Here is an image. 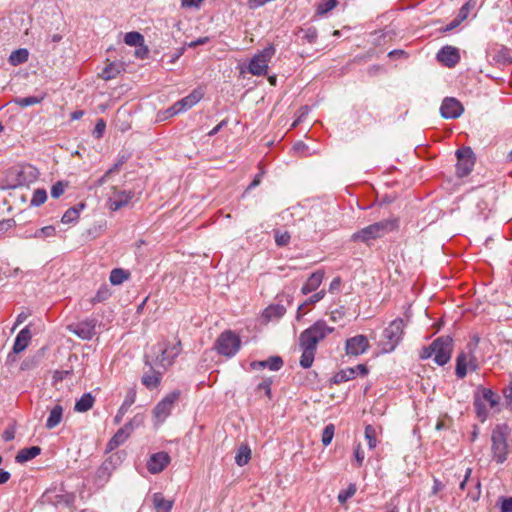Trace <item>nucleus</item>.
<instances>
[{
	"mask_svg": "<svg viewBox=\"0 0 512 512\" xmlns=\"http://www.w3.org/2000/svg\"><path fill=\"white\" fill-rule=\"evenodd\" d=\"M333 331L334 328L329 327L324 320H318L300 334L299 347L302 351L300 366L302 368L308 369L312 366L318 343Z\"/></svg>",
	"mask_w": 512,
	"mask_h": 512,
	"instance_id": "nucleus-1",
	"label": "nucleus"
},
{
	"mask_svg": "<svg viewBox=\"0 0 512 512\" xmlns=\"http://www.w3.org/2000/svg\"><path fill=\"white\" fill-rule=\"evenodd\" d=\"M398 228L399 220L397 218L384 219L354 232L350 240L370 245L372 241L382 238L389 232L398 230Z\"/></svg>",
	"mask_w": 512,
	"mask_h": 512,
	"instance_id": "nucleus-2",
	"label": "nucleus"
},
{
	"mask_svg": "<svg viewBox=\"0 0 512 512\" xmlns=\"http://www.w3.org/2000/svg\"><path fill=\"white\" fill-rule=\"evenodd\" d=\"M510 428L507 424H497L491 433V457L497 464H503L508 459V437Z\"/></svg>",
	"mask_w": 512,
	"mask_h": 512,
	"instance_id": "nucleus-3",
	"label": "nucleus"
},
{
	"mask_svg": "<svg viewBox=\"0 0 512 512\" xmlns=\"http://www.w3.org/2000/svg\"><path fill=\"white\" fill-rule=\"evenodd\" d=\"M405 323L396 318L383 330L378 346L383 353L392 352L401 342L404 335Z\"/></svg>",
	"mask_w": 512,
	"mask_h": 512,
	"instance_id": "nucleus-4",
	"label": "nucleus"
},
{
	"mask_svg": "<svg viewBox=\"0 0 512 512\" xmlns=\"http://www.w3.org/2000/svg\"><path fill=\"white\" fill-rule=\"evenodd\" d=\"M327 230V225L322 213L310 214L299 225V236L306 241H315L322 237Z\"/></svg>",
	"mask_w": 512,
	"mask_h": 512,
	"instance_id": "nucleus-5",
	"label": "nucleus"
},
{
	"mask_svg": "<svg viewBox=\"0 0 512 512\" xmlns=\"http://www.w3.org/2000/svg\"><path fill=\"white\" fill-rule=\"evenodd\" d=\"M473 340L474 342L467 344V351L460 352L456 358L455 374L459 379H463L467 375L468 368L472 371L478 368V362L473 351L478 344L479 338L474 337Z\"/></svg>",
	"mask_w": 512,
	"mask_h": 512,
	"instance_id": "nucleus-6",
	"label": "nucleus"
},
{
	"mask_svg": "<svg viewBox=\"0 0 512 512\" xmlns=\"http://www.w3.org/2000/svg\"><path fill=\"white\" fill-rule=\"evenodd\" d=\"M473 340L474 342L467 344V351L460 352L456 358L455 374L459 379H463L467 375L468 368L472 371L478 368V362L473 351L478 344L479 338L474 337Z\"/></svg>",
	"mask_w": 512,
	"mask_h": 512,
	"instance_id": "nucleus-7",
	"label": "nucleus"
},
{
	"mask_svg": "<svg viewBox=\"0 0 512 512\" xmlns=\"http://www.w3.org/2000/svg\"><path fill=\"white\" fill-rule=\"evenodd\" d=\"M241 347V340L238 335H236L231 330H226L222 332L216 342L215 349L216 351L223 356L233 357Z\"/></svg>",
	"mask_w": 512,
	"mask_h": 512,
	"instance_id": "nucleus-8",
	"label": "nucleus"
},
{
	"mask_svg": "<svg viewBox=\"0 0 512 512\" xmlns=\"http://www.w3.org/2000/svg\"><path fill=\"white\" fill-rule=\"evenodd\" d=\"M275 54L273 45L265 47L262 51L253 56L248 65V71L252 75L262 76L267 73L268 64Z\"/></svg>",
	"mask_w": 512,
	"mask_h": 512,
	"instance_id": "nucleus-9",
	"label": "nucleus"
},
{
	"mask_svg": "<svg viewBox=\"0 0 512 512\" xmlns=\"http://www.w3.org/2000/svg\"><path fill=\"white\" fill-rule=\"evenodd\" d=\"M434 362L443 366L447 364L453 351V339L450 336H441L433 341Z\"/></svg>",
	"mask_w": 512,
	"mask_h": 512,
	"instance_id": "nucleus-10",
	"label": "nucleus"
},
{
	"mask_svg": "<svg viewBox=\"0 0 512 512\" xmlns=\"http://www.w3.org/2000/svg\"><path fill=\"white\" fill-rule=\"evenodd\" d=\"M456 175L459 178L468 176L475 165V154L470 147H463L456 151Z\"/></svg>",
	"mask_w": 512,
	"mask_h": 512,
	"instance_id": "nucleus-11",
	"label": "nucleus"
},
{
	"mask_svg": "<svg viewBox=\"0 0 512 512\" xmlns=\"http://www.w3.org/2000/svg\"><path fill=\"white\" fill-rule=\"evenodd\" d=\"M180 391L174 390L168 393L153 409V415L158 424L163 423L171 414L175 402L180 397Z\"/></svg>",
	"mask_w": 512,
	"mask_h": 512,
	"instance_id": "nucleus-12",
	"label": "nucleus"
},
{
	"mask_svg": "<svg viewBox=\"0 0 512 512\" xmlns=\"http://www.w3.org/2000/svg\"><path fill=\"white\" fill-rule=\"evenodd\" d=\"M460 490H467V498L477 502L481 497V481L479 477L472 476V468L468 467L465 471L464 479L460 482Z\"/></svg>",
	"mask_w": 512,
	"mask_h": 512,
	"instance_id": "nucleus-13",
	"label": "nucleus"
},
{
	"mask_svg": "<svg viewBox=\"0 0 512 512\" xmlns=\"http://www.w3.org/2000/svg\"><path fill=\"white\" fill-rule=\"evenodd\" d=\"M203 97V93L199 90H193L186 97L178 100L171 107L166 110L168 117L177 115L178 113L185 112L196 105Z\"/></svg>",
	"mask_w": 512,
	"mask_h": 512,
	"instance_id": "nucleus-14",
	"label": "nucleus"
},
{
	"mask_svg": "<svg viewBox=\"0 0 512 512\" xmlns=\"http://www.w3.org/2000/svg\"><path fill=\"white\" fill-rule=\"evenodd\" d=\"M96 325L97 320L95 318H89L77 323L70 324L67 326V329L83 340H91L96 334Z\"/></svg>",
	"mask_w": 512,
	"mask_h": 512,
	"instance_id": "nucleus-15",
	"label": "nucleus"
},
{
	"mask_svg": "<svg viewBox=\"0 0 512 512\" xmlns=\"http://www.w3.org/2000/svg\"><path fill=\"white\" fill-rule=\"evenodd\" d=\"M370 347L368 338L365 335H356L348 338L345 342L347 355L358 356L365 353Z\"/></svg>",
	"mask_w": 512,
	"mask_h": 512,
	"instance_id": "nucleus-16",
	"label": "nucleus"
},
{
	"mask_svg": "<svg viewBox=\"0 0 512 512\" xmlns=\"http://www.w3.org/2000/svg\"><path fill=\"white\" fill-rule=\"evenodd\" d=\"M463 111L460 101L452 97L445 98L440 107L441 116L445 119H456L462 115Z\"/></svg>",
	"mask_w": 512,
	"mask_h": 512,
	"instance_id": "nucleus-17",
	"label": "nucleus"
},
{
	"mask_svg": "<svg viewBox=\"0 0 512 512\" xmlns=\"http://www.w3.org/2000/svg\"><path fill=\"white\" fill-rule=\"evenodd\" d=\"M113 195L108 200L109 208L112 211H117L129 204L131 199L134 197L133 191L118 190L113 187Z\"/></svg>",
	"mask_w": 512,
	"mask_h": 512,
	"instance_id": "nucleus-18",
	"label": "nucleus"
},
{
	"mask_svg": "<svg viewBox=\"0 0 512 512\" xmlns=\"http://www.w3.org/2000/svg\"><path fill=\"white\" fill-rule=\"evenodd\" d=\"M437 60L444 66L452 68L460 61L459 50L453 46H444L437 53Z\"/></svg>",
	"mask_w": 512,
	"mask_h": 512,
	"instance_id": "nucleus-19",
	"label": "nucleus"
},
{
	"mask_svg": "<svg viewBox=\"0 0 512 512\" xmlns=\"http://www.w3.org/2000/svg\"><path fill=\"white\" fill-rule=\"evenodd\" d=\"M170 461L171 458L168 453L163 451L154 453L147 462V469L152 474L160 473L167 467Z\"/></svg>",
	"mask_w": 512,
	"mask_h": 512,
	"instance_id": "nucleus-20",
	"label": "nucleus"
},
{
	"mask_svg": "<svg viewBox=\"0 0 512 512\" xmlns=\"http://www.w3.org/2000/svg\"><path fill=\"white\" fill-rule=\"evenodd\" d=\"M250 366L253 370L268 368L271 371H278L283 367V360L280 356H271L267 360L253 361Z\"/></svg>",
	"mask_w": 512,
	"mask_h": 512,
	"instance_id": "nucleus-21",
	"label": "nucleus"
},
{
	"mask_svg": "<svg viewBox=\"0 0 512 512\" xmlns=\"http://www.w3.org/2000/svg\"><path fill=\"white\" fill-rule=\"evenodd\" d=\"M323 278L324 272L322 270H317L313 272L302 286V294L307 295L309 293L316 291L318 287L321 285Z\"/></svg>",
	"mask_w": 512,
	"mask_h": 512,
	"instance_id": "nucleus-22",
	"label": "nucleus"
},
{
	"mask_svg": "<svg viewBox=\"0 0 512 512\" xmlns=\"http://www.w3.org/2000/svg\"><path fill=\"white\" fill-rule=\"evenodd\" d=\"M31 331L29 326H26L23 328L16 336L14 345H13V352L18 354L26 349L28 346L30 340H31Z\"/></svg>",
	"mask_w": 512,
	"mask_h": 512,
	"instance_id": "nucleus-23",
	"label": "nucleus"
},
{
	"mask_svg": "<svg viewBox=\"0 0 512 512\" xmlns=\"http://www.w3.org/2000/svg\"><path fill=\"white\" fill-rule=\"evenodd\" d=\"M491 57L492 61L498 65L506 66L512 63L511 51L505 46L494 49Z\"/></svg>",
	"mask_w": 512,
	"mask_h": 512,
	"instance_id": "nucleus-24",
	"label": "nucleus"
},
{
	"mask_svg": "<svg viewBox=\"0 0 512 512\" xmlns=\"http://www.w3.org/2000/svg\"><path fill=\"white\" fill-rule=\"evenodd\" d=\"M286 313V308L281 304H271L262 313L265 322L279 320Z\"/></svg>",
	"mask_w": 512,
	"mask_h": 512,
	"instance_id": "nucleus-25",
	"label": "nucleus"
},
{
	"mask_svg": "<svg viewBox=\"0 0 512 512\" xmlns=\"http://www.w3.org/2000/svg\"><path fill=\"white\" fill-rule=\"evenodd\" d=\"M41 451L42 450L39 446H31V447L23 448L17 453V455L15 457V461L17 463H21V464L25 463L27 461L34 459L38 455H40Z\"/></svg>",
	"mask_w": 512,
	"mask_h": 512,
	"instance_id": "nucleus-26",
	"label": "nucleus"
},
{
	"mask_svg": "<svg viewBox=\"0 0 512 512\" xmlns=\"http://www.w3.org/2000/svg\"><path fill=\"white\" fill-rule=\"evenodd\" d=\"M63 418V407L59 404L55 405L48 416V419L46 421V428L47 429H53L56 426H58Z\"/></svg>",
	"mask_w": 512,
	"mask_h": 512,
	"instance_id": "nucleus-27",
	"label": "nucleus"
},
{
	"mask_svg": "<svg viewBox=\"0 0 512 512\" xmlns=\"http://www.w3.org/2000/svg\"><path fill=\"white\" fill-rule=\"evenodd\" d=\"M156 348L158 349V355L156 357L157 361L161 366L167 367L172 365L174 359L171 357V353L169 352V347L166 344L159 343Z\"/></svg>",
	"mask_w": 512,
	"mask_h": 512,
	"instance_id": "nucleus-28",
	"label": "nucleus"
},
{
	"mask_svg": "<svg viewBox=\"0 0 512 512\" xmlns=\"http://www.w3.org/2000/svg\"><path fill=\"white\" fill-rule=\"evenodd\" d=\"M153 504L156 512H171L173 507V501L165 499L161 493L153 495Z\"/></svg>",
	"mask_w": 512,
	"mask_h": 512,
	"instance_id": "nucleus-29",
	"label": "nucleus"
},
{
	"mask_svg": "<svg viewBox=\"0 0 512 512\" xmlns=\"http://www.w3.org/2000/svg\"><path fill=\"white\" fill-rule=\"evenodd\" d=\"M161 381V373L152 370L151 373H146L142 376L141 382L147 389H155Z\"/></svg>",
	"mask_w": 512,
	"mask_h": 512,
	"instance_id": "nucleus-30",
	"label": "nucleus"
},
{
	"mask_svg": "<svg viewBox=\"0 0 512 512\" xmlns=\"http://www.w3.org/2000/svg\"><path fill=\"white\" fill-rule=\"evenodd\" d=\"M95 398L91 393H85L79 400L76 401L74 410L77 412H86L93 407Z\"/></svg>",
	"mask_w": 512,
	"mask_h": 512,
	"instance_id": "nucleus-31",
	"label": "nucleus"
},
{
	"mask_svg": "<svg viewBox=\"0 0 512 512\" xmlns=\"http://www.w3.org/2000/svg\"><path fill=\"white\" fill-rule=\"evenodd\" d=\"M84 207H85L84 203H79V204L69 208L62 216L61 222L64 224H70V223L76 222L79 218L80 211L82 209H84Z\"/></svg>",
	"mask_w": 512,
	"mask_h": 512,
	"instance_id": "nucleus-32",
	"label": "nucleus"
},
{
	"mask_svg": "<svg viewBox=\"0 0 512 512\" xmlns=\"http://www.w3.org/2000/svg\"><path fill=\"white\" fill-rule=\"evenodd\" d=\"M29 52L26 48H19L17 50L12 51L10 54L8 61L12 66H18L28 61Z\"/></svg>",
	"mask_w": 512,
	"mask_h": 512,
	"instance_id": "nucleus-33",
	"label": "nucleus"
},
{
	"mask_svg": "<svg viewBox=\"0 0 512 512\" xmlns=\"http://www.w3.org/2000/svg\"><path fill=\"white\" fill-rule=\"evenodd\" d=\"M121 73V65L111 62L102 70L99 77L105 81L116 78Z\"/></svg>",
	"mask_w": 512,
	"mask_h": 512,
	"instance_id": "nucleus-34",
	"label": "nucleus"
},
{
	"mask_svg": "<svg viewBox=\"0 0 512 512\" xmlns=\"http://www.w3.org/2000/svg\"><path fill=\"white\" fill-rule=\"evenodd\" d=\"M37 174V170L32 166L23 168L18 173V185H27L28 182H31L37 178Z\"/></svg>",
	"mask_w": 512,
	"mask_h": 512,
	"instance_id": "nucleus-35",
	"label": "nucleus"
},
{
	"mask_svg": "<svg viewBox=\"0 0 512 512\" xmlns=\"http://www.w3.org/2000/svg\"><path fill=\"white\" fill-rule=\"evenodd\" d=\"M251 459V449L247 445H241L235 455V462L239 466L246 465Z\"/></svg>",
	"mask_w": 512,
	"mask_h": 512,
	"instance_id": "nucleus-36",
	"label": "nucleus"
},
{
	"mask_svg": "<svg viewBox=\"0 0 512 512\" xmlns=\"http://www.w3.org/2000/svg\"><path fill=\"white\" fill-rule=\"evenodd\" d=\"M355 378V369L354 368H346V369H342L340 370L339 372H337L333 378H332V382L334 384H340V383H343V382H346V381H349V380H352Z\"/></svg>",
	"mask_w": 512,
	"mask_h": 512,
	"instance_id": "nucleus-37",
	"label": "nucleus"
},
{
	"mask_svg": "<svg viewBox=\"0 0 512 512\" xmlns=\"http://www.w3.org/2000/svg\"><path fill=\"white\" fill-rule=\"evenodd\" d=\"M473 405L475 408L477 418L481 422H484L488 417V409H487L486 404L478 395H475Z\"/></svg>",
	"mask_w": 512,
	"mask_h": 512,
	"instance_id": "nucleus-38",
	"label": "nucleus"
},
{
	"mask_svg": "<svg viewBox=\"0 0 512 512\" xmlns=\"http://www.w3.org/2000/svg\"><path fill=\"white\" fill-rule=\"evenodd\" d=\"M127 434L123 431L118 430L113 437L108 441L106 445V452H111L127 440Z\"/></svg>",
	"mask_w": 512,
	"mask_h": 512,
	"instance_id": "nucleus-39",
	"label": "nucleus"
},
{
	"mask_svg": "<svg viewBox=\"0 0 512 512\" xmlns=\"http://www.w3.org/2000/svg\"><path fill=\"white\" fill-rule=\"evenodd\" d=\"M481 399L487 402L490 408H495L500 401V397L489 388H481Z\"/></svg>",
	"mask_w": 512,
	"mask_h": 512,
	"instance_id": "nucleus-40",
	"label": "nucleus"
},
{
	"mask_svg": "<svg viewBox=\"0 0 512 512\" xmlns=\"http://www.w3.org/2000/svg\"><path fill=\"white\" fill-rule=\"evenodd\" d=\"M124 43L129 46H142L144 43V37L141 33L137 31H131L125 34Z\"/></svg>",
	"mask_w": 512,
	"mask_h": 512,
	"instance_id": "nucleus-41",
	"label": "nucleus"
},
{
	"mask_svg": "<svg viewBox=\"0 0 512 512\" xmlns=\"http://www.w3.org/2000/svg\"><path fill=\"white\" fill-rule=\"evenodd\" d=\"M129 272L121 268H115L111 271L109 280L113 285H120L129 278Z\"/></svg>",
	"mask_w": 512,
	"mask_h": 512,
	"instance_id": "nucleus-42",
	"label": "nucleus"
},
{
	"mask_svg": "<svg viewBox=\"0 0 512 512\" xmlns=\"http://www.w3.org/2000/svg\"><path fill=\"white\" fill-rule=\"evenodd\" d=\"M338 4L337 0H321L316 7V15L324 16Z\"/></svg>",
	"mask_w": 512,
	"mask_h": 512,
	"instance_id": "nucleus-43",
	"label": "nucleus"
},
{
	"mask_svg": "<svg viewBox=\"0 0 512 512\" xmlns=\"http://www.w3.org/2000/svg\"><path fill=\"white\" fill-rule=\"evenodd\" d=\"M111 296V291L107 285H102L94 297L91 298V304L101 303Z\"/></svg>",
	"mask_w": 512,
	"mask_h": 512,
	"instance_id": "nucleus-44",
	"label": "nucleus"
},
{
	"mask_svg": "<svg viewBox=\"0 0 512 512\" xmlns=\"http://www.w3.org/2000/svg\"><path fill=\"white\" fill-rule=\"evenodd\" d=\"M46 200H47L46 190L45 189H36L33 192V196H32L30 204H31V206L38 207V206L44 204Z\"/></svg>",
	"mask_w": 512,
	"mask_h": 512,
	"instance_id": "nucleus-45",
	"label": "nucleus"
},
{
	"mask_svg": "<svg viewBox=\"0 0 512 512\" xmlns=\"http://www.w3.org/2000/svg\"><path fill=\"white\" fill-rule=\"evenodd\" d=\"M299 32L303 33L302 39L305 42H307L309 44L316 43L317 38H318V32L315 27H309L307 29L301 28Z\"/></svg>",
	"mask_w": 512,
	"mask_h": 512,
	"instance_id": "nucleus-46",
	"label": "nucleus"
},
{
	"mask_svg": "<svg viewBox=\"0 0 512 512\" xmlns=\"http://www.w3.org/2000/svg\"><path fill=\"white\" fill-rule=\"evenodd\" d=\"M43 100V97H37V96H29V97H23V98H16L14 102L24 108L28 106H33L36 104H39Z\"/></svg>",
	"mask_w": 512,
	"mask_h": 512,
	"instance_id": "nucleus-47",
	"label": "nucleus"
},
{
	"mask_svg": "<svg viewBox=\"0 0 512 512\" xmlns=\"http://www.w3.org/2000/svg\"><path fill=\"white\" fill-rule=\"evenodd\" d=\"M274 238L277 246L283 247L289 244L291 236L287 231L274 230Z\"/></svg>",
	"mask_w": 512,
	"mask_h": 512,
	"instance_id": "nucleus-48",
	"label": "nucleus"
},
{
	"mask_svg": "<svg viewBox=\"0 0 512 512\" xmlns=\"http://www.w3.org/2000/svg\"><path fill=\"white\" fill-rule=\"evenodd\" d=\"M365 438L368 442V446L370 449H374L377 445V440H376V429L374 426L372 425H367L365 427Z\"/></svg>",
	"mask_w": 512,
	"mask_h": 512,
	"instance_id": "nucleus-49",
	"label": "nucleus"
},
{
	"mask_svg": "<svg viewBox=\"0 0 512 512\" xmlns=\"http://www.w3.org/2000/svg\"><path fill=\"white\" fill-rule=\"evenodd\" d=\"M334 432L335 426L333 424H328L324 427L321 438L322 444L324 446H328L332 442Z\"/></svg>",
	"mask_w": 512,
	"mask_h": 512,
	"instance_id": "nucleus-50",
	"label": "nucleus"
},
{
	"mask_svg": "<svg viewBox=\"0 0 512 512\" xmlns=\"http://www.w3.org/2000/svg\"><path fill=\"white\" fill-rule=\"evenodd\" d=\"M475 6V1L468 0L459 10L457 15V19L462 23L464 20L468 18L470 10Z\"/></svg>",
	"mask_w": 512,
	"mask_h": 512,
	"instance_id": "nucleus-51",
	"label": "nucleus"
},
{
	"mask_svg": "<svg viewBox=\"0 0 512 512\" xmlns=\"http://www.w3.org/2000/svg\"><path fill=\"white\" fill-rule=\"evenodd\" d=\"M55 234H56L55 227L50 225V226H45L41 229L36 230L34 233V237L45 239L48 237H53V236H55Z\"/></svg>",
	"mask_w": 512,
	"mask_h": 512,
	"instance_id": "nucleus-52",
	"label": "nucleus"
},
{
	"mask_svg": "<svg viewBox=\"0 0 512 512\" xmlns=\"http://www.w3.org/2000/svg\"><path fill=\"white\" fill-rule=\"evenodd\" d=\"M356 493L355 484H350L347 489L342 490L338 494V501L340 503H345L349 498H351Z\"/></svg>",
	"mask_w": 512,
	"mask_h": 512,
	"instance_id": "nucleus-53",
	"label": "nucleus"
},
{
	"mask_svg": "<svg viewBox=\"0 0 512 512\" xmlns=\"http://www.w3.org/2000/svg\"><path fill=\"white\" fill-rule=\"evenodd\" d=\"M129 157H130V155L127 153L119 154L117 161L114 163V165L110 169H108V174H113V173L118 172L120 170V168L122 167V165L127 162Z\"/></svg>",
	"mask_w": 512,
	"mask_h": 512,
	"instance_id": "nucleus-54",
	"label": "nucleus"
},
{
	"mask_svg": "<svg viewBox=\"0 0 512 512\" xmlns=\"http://www.w3.org/2000/svg\"><path fill=\"white\" fill-rule=\"evenodd\" d=\"M271 385H272L271 378H266L261 383H259L257 385L256 390L264 391V393L268 397V399H271L272 398Z\"/></svg>",
	"mask_w": 512,
	"mask_h": 512,
	"instance_id": "nucleus-55",
	"label": "nucleus"
},
{
	"mask_svg": "<svg viewBox=\"0 0 512 512\" xmlns=\"http://www.w3.org/2000/svg\"><path fill=\"white\" fill-rule=\"evenodd\" d=\"M66 186L67 184L62 181L56 182L51 188V196L56 199L59 198L64 193Z\"/></svg>",
	"mask_w": 512,
	"mask_h": 512,
	"instance_id": "nucleus-56",
	"label": "nucleus"
},
{
	"mask_svg": "<svg viewBox=\"0 0 512 512\" xmlns=\"http://www.w3.org/2000/svg\"><path fill=\"white\" fill-rule=\"evenodd\" d=\"M135 400H136V389L134 387H131L128 389L125 399L122 404L125 407L130 408L135 403Z\"/></svg>",
	"mask_w": 512,
	"mask_h": 512,
	"instance_id": "nucleus-57",
	"label": "nucleus"
},
{
	"mask_svg": "<svg viewBox=\"0 0 512 512\" xmlns=\"http://www.w3.org/2000/svg\"><path fill=\"white\" fill-rule=\"evenodd\" d=\"M503 395L506 401V407L512 410V375L508 387L504 388Z\"/></svg>",
	"mask_w": 512,
	"mask_h": 512,
	"instance_id": "nucleus-58",
	"label": "nucleus"
},
{
	"mask_svg": "<svg viewBox=\"0 0 512 512\" xmlns=\"http://www.w3.org/2000/svg\"><path fill=\"white\" fill-rule=\"evenodd\" d=\"M106 128V123L103 119H99L95 125V128L93 130V135L95 138L99 139L103 136L104 131Z\"/></svg>",
	"mask_w": 512,
	"mask_h": 512,
	"instance_id": "nucleus-59",
	"label": "nucleus"
},
{
	"mask_svg": "<svg viewBox=\"0 0 512 512\" xmlns=\"http://www.w3.org/2000/svg\"><path fill=\"white\" fill-rule=\"evenodd\" d=\"M354 457L357 467L362 466L363 461L365 459V454L364 451L361 449L360 444H358L354 449Z\"/></svg>",
	"mask_w": 512,
	"mask_h": 512,
	"instance_id": "nucleus-60",
	"label": "nucleus"
},
{
	"mask_svg": "<svg viewBox=\"0 0 512 512\" xmlns=\"http://www.w3.org/2000/svg\"><path fill=\"white\" fill-rule=\"evenodd\" d=\"M501 512H512V497H501Z\"/></svg>",
	"mask_w": 512,
	"mask_h": 512,
	"instance_id": "nucleus-61",
	"label": "nucleus"
},
{
	"mask_svg": "<svg viewBox=\"0 0 512 512\" xmlns=\"http://www.w3.org/2000/svg\"><path fill=\"white\" fill-rule=\"evenodd\" d=\"M129 408L125 407L123 404H121L120 408L118 409L115 417H114V424L118 425L123 420V417L128 412Z\"/></svg>",
	"mask_w": 512,
	"mask_h": 512,
	"instance_id": "nucleus-62",
	"label": "nucleus"
},
{
	"mask_svg": "<svg viewBox=\"0 0 512 512\" xmlns=\"http://www.w3.org/2000/svg\"><path fill=\"white\" fill-rule=\"evenodd\" d=\"M324 296H325V291L321 290V291L316 292L313 295H311L305 302L307 303V305L315 304V303L319 302L320 300H322Z\"/></svg>",
	"mask_w": 512,
	"mask_h": 512,
	"instance_id": "nucleus-63",
	"label": "nucleus"
},
{
	"mask_svg": "<svg viewBox=\"0 0 512 512\" xmlns=\"http://www.w3.org/2000/svg\"><path fill=\"white\" fill-rule=\"evenodd\" d=\"M131 426L135 429L143 425L144 416L142 414H136L130 421H128Z\"/></svg>",
	"mask_w": 512,
	"mask_h": 512,
	"instance_id": "nucleus-64",
	"label": "nucleus"
}]
</instances>
